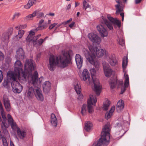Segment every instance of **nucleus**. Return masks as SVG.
I'll use <instances>...</instances> for the list:
<instances>
[{
	"mask_svg": "<svg viewBox=\"0 0 146 146\" xmlns=\"http://www.w3.org/2000/svg\"><path fill=\"white\" fill-rule=\"evenodd\" d=\"M89 39L93 42V44L88 46V49L84 48L83 54L87 60L91 64L94 66L98 69L100 67L99 62L95 59L96 56L98 57L102 56L104 54V50L102 49L98 48L94 45L99 44L101 41L100 37H88Z\"/></svg>",
	"mask_w": 146,
	"mask_h": 146,
	"instance_id": "obj_1",
	"label": "nucleus"
},
{
	"mask_svg": "<svg viewBox=\"0 0 146 146\" xmlns=\"http://www.w3.org/2000/svg\"><path fill=\"white\" fill-rule=\"evenodd\" d=\"M70 63V56L66 52H62V54L58 56L51 55L49 58V69L53 71L58 64H60L63 68L67 66Z\"/></svg>",
	"mask_w": 146,
	"mask_h": 146,
	"instance_id": "obj_2",
	"label": "nucleus"
},
{
	"mask_svg": "<svg viewBox=\"0 0 146 146\" xmlns=\"http://www.w3.org/2000/svg\"><path fill=\"white\" fill-rule=\"evenodd\" d=\"M35 64L34 61L31 60H26L25 64V71H23V65L21 62L17 60L14 65V70L21 73L22 76L25 79L28 78L32 74V71L34 69Z\"/></svg>",
	"mask_w": 146,
	"mask_h": 146,
	"instance_id": "obj_3",
	"label": "nucleus"
},
{
	"mask_svg": "<svg viewBox=\"0 0 146 146\" xmlns=\"http://www.w3.org/2000/svg\"><path fill=\"white\" fill-rule=\"evenodd\" d=\"M82 79L86 82L88 84L92 85L94 84V90L97 96H98L101 93L102 86L100 84L99 80L95 78L93 76L91 78L90 73L86 69H84L82 72Z\"/></svg>",
	"mask_w": 146,
	"mask_h": 146,
	"instance_id": "obj_4",
	"label": "nucleus"
},
{
	"mask_svg": "<svg viewBox=\"0 0 146 146\" xmlns=\"http://www.w3.org/2000/svg\"><path fill=\"white\" fill-rule=\"evenodd\" d=\"M110 125L106 124L103 128L101 137L93 144L92 146H107L109 143Z\"/></svg>",
	"mask_w": 146,
	"mask_h": 146,
	"instance_id": "obj_5",
	"label": "nucleus"
},
{
	"mask_svg": "<svg viewBox=\"0 0 146 146\" xmlns=\"http://www.w3.org/2000/svg\"><path fill=\"white\" fill-rule=\"evenodd\" d=\"M26 92L27 96L29 98H31L34 94L38 100L41 101L44 100V97L42 94L41 91L38 87L34 89L32 86H29L27 89Z\"/></svg>",
	"mask_w": 146,
	"mask_h": 146,
	"instance_id": "obj_6",
	"label": "nucleus"
},
{
	"mask_svg": "<svg viewBox=\"0 0 146 146\" xmlns=\"http://www.w3.org/2000/svg\"><path fill=\"white\" fill-rule=\"evenodd\" d=\"M107 18L108 19H105L103 20L104 23L110 30H113V24L116 25L118 27H120L121 24L120 21L109 16H107Z\"/></svg>",
	"mask_w": 146,
	"mask_h": 146,
	"instance_id": "obj_7",
	"label": "nucleus"
},
{
	"mask_svg": "<svg viewBox=\"0 0 146 146\" xmlns=\"http://www.w3.org/2000/svg\"><path fill=\"white\" fill-rule=\"evenodd\" d=\"M117 4L115 5V7L116 9V13L119 14L122 11L124 7V5L127 2V0H115Z\"/></svg>",
	"mask_w": 146,
	"mask_h": 146,
	"instance_id": "obj_8",
	"label": "nucleus"
},
{
	"mask_svg": "<svg viewBox=\"0 0 146 146\" xmlns=\"http://www.w3.org/2000/svg\"><path fill=\"white\" fill-rule=\"evenodd\" d=\"M97 102L96 97L92 95L89 96V98L87 101V108L89 113H91L93 111L92 105H95Z\"/></svg>",
	"mask_w": 146,
	"mask_h": 146,
	"instance_id": "obj_9",
	"label": "nucleus"
},
{
	"mask_svg": "<svg viewBox=\"0 0 146 146\" xmlns=\"http://www.w3.org/2000/svg\"><path fill=\"white\" fill-rule=\"evenodd\" d=\"M103 66L105 76L107 77H110L113 72L109 64L106 62H103Z\"/></svg>",
	"mask_w": 146,
	"mask_h": 146,
	"instance_id": "obj_10",
	"label": "nucleus"
},
{
	"mask_svg": "<svg viewBox=\"0 0 146 146\" xmlns=\"http://www.w3.org/2000/svg\"><path fill=\"white\" fill-rule=\"evenodd\" d=\"M13 92L15 93H19L22 90L23 87L17 81L13 82L11 83Z\"/></svg>",
	"mask_w": 146,
	"mask_h": 146,
	"instance_id": "obj_11",
	"label": "nucleus"
},
{
	"mask_svg": "<svg viewBox=\"0 0 146 146\" xmlns=\"http://www.w3.org/2000/svg\"><path fill=\"white\" fill-rule=\"evenodd\" d=\"M21 73L18 72H9L7 73V77L8 79L10 80L13 81V82L16 81V80L17 78L19 77Z\"/></svg>",
	"mask_w": 146,
	"mask_h": 146,
	"instance_id": "obj_12",
	"label": "nucleus"
},
{
	"mask_svg": "<svg viewBox=\"0 0 146 146\" xmlns=\"http://www.w3.org/2000/svg\"><path fill=\"white\" fill-rule=\"evenodd\" d=\"M97 30L99 32L101 36H107L108 33L107 30L102 25H100L97 26Z\"/></svg>",
	"mask_w": 146,
	"mask_h": 146,
	"instance_id": "obj_13",
	"label": "nucleus"
},
{
	"mask_svg": "<svg viewBox=\"0 0 146 146\" xmlns=\"http://www.w3.org/2000/svg\"><path fill=\"white\" fill-rule=\"evenodd\" d=\"M107 60L112 66H115L117 64V61L114 55H109L107 58Z\"/></svg>",
	"mask_w": 146,
	"mask_h": 146,
	"instance_id": "obj_14",
	"label": "nucleus"
},
{
	"mask_svg": "<svg viewBox=\"0 0 146 146\" xmlns=\"http://www.w3.org/2000/svg\"><path fill=\"white\" fill-rule=\"evenodd\" d=\"M75 60L78 68L80 69L82 66L83 58L79 54H76L75 56Z\"/></svg>",
	"mask_w": 146,
	"mask_h": 146,
	"instance_id": "obj_15",
	"label": "nucleus"
},
{
	"mask_svg": "<svg viewBox=\"0 0 146 146\" xmlns=\"http://www.w3.org/2000/svg\"><path fill=\"white\" fill-rule=\"evenodd\" d=\"M17 133L18 137L21 139H23L27 135L26 131L25 130L17 128Z\"/></svg>",
	"mask_w": 146,
	"mask_h": 146,
	"instance_id": "obj_16",
	"label": "nucleus"
},
{
	"mask_svg": "<svg viewBox=\"0 0 146 146\" xmlns=\"http://www.w3.org/2000/svg\"><path fill=\"white\" fill-rule=\"evenodd\" d=\"M125 78V83L124 84V86L121 87V94H123L125 90V88L127 87L129 85V78L127 74H124Z\"/></svg>",
	"mask_w": 146,
	"mask_h": 146,
	"instance_id": "obj_17",
	"label": "nucleus"
},
{
	"mask_svg": "<svg viewBox=\"0 0 146 146\" xmlns=\"http://www.w3.org/2000/svg\"><path fill=\"white\" fill-rule=\"evenodd\" d=\"M3 102L4 106L7 111H9L11 109L9 100L5 96L3 97Z\"/></svg>",
	"mask_w": 146,
	"mask_h": 146,
	"instance_id": "obj_18",
	"label": "nucleus"
},
{
	"mask_svg": "<svg viewBox=\"0 0 146 146\" xmlns=\"http://www.w3.org/2000/svg\"><path fill=\"white\" fill-rule=\"evenodd\" d=\"M124 104L123 101L120 100L117 102L116 110L118 112H120L124 108Z\"/></svg>",
	"mask_w": 146,
	"mask_h": 146,
	"instance_id": "obj_19",
	"label": "nucleus"
},
{
	"mask_svg": "<svg viewBox=\"0 0 146 146\" xmlns=\"http://www.w3.org/2000/svg\"><path fill=\"white\" fill-rule=\"evenodd\" d=\"M51 84L49 81L45 82L43 85V90L46 93H48L50 89Z\"/></svg>",
	"mask_w": 146,
	"mask_h": 146,
	"instance_id": "obj_20",
	"label": "nucleus"
},
{
	"mask_svg": "<svg viewBox=\"0 0 146 146\" xmlns=\"http://www.w3.org/2000/svg\"><path fill=\"white\" fill-rule=\"evenodd\" d=\"M50 122L52 125L56 127L57 124V120L55 115L54 113H52L51 116Z\"/></svg>",
	"mask_w": 146,
	"mask_h": 146,
	"instance_id": "obj_21",
	"label": "nucleus"
},
{
	"mask_svg": "<svg viewBox=\"0 0 146 146\" xmlns=\"http://www.w3.org/2000/svg\"><path fill=\"white\" fill-rule=\"evenodd\" d=\"M115 109V106H112L109 112H107L105 115V117L106 119H108L110 118L112 115V113L114 111Z\"/></svg>",
	"mask_w": 146,
	"mask_h": 146,
	"instance_id": "obj_22",
	"label": "nucleus"
},
{
	"mask_svg": "<svg viewBox=\"0 0 146 146\" xmlns=\"http://www.w3.org/2000/svg\"><path fill=\"white\" fill-rule=\"evenodd\" d=\"M32 84L33 85H36L37 83V82L38 81V73L36 71L34 72L32 76Z\"/></svg>",
	"mask_w": 146,
	"mask_h": 146,
	"instance_id": "obj_23",
	"label": "nucleus"
},
{
	"mask_svg": "<svg viewBox=\"0 0 146 146\" xmlns=\"http://www.w3.org/2000/svg\"><path fill=\"white\" fill-rule=\"evenodd\" d=\"M13 29L12 28H9L6 31L4 32L2 34L3 36H10L12 35Z\"/></svg>",
	"mask_w": 146,
	"mask_h": 146,
	"instance_id": "obj_24",
	"label": "nucleus"
},
{
	"mask_svg": "<svg viewBox=\"0 0 146 146\" xmlns=\"http://www.w3.org/2000/svg\"><path fill=\"white\" fill-rule=\"evenodd\" d=\"M17 57L20 59H23L24 58V52L22 48H20L18 49L16 52Z\"/></svg>",
	"mask_w": 146,
	"mask_h": 146,
	"instance_id": "obj_25",
	"label": "nucleus"
},
{
	"mask_svg": "<svg viewBox=\"0 0 146 146\" xmlns=\"http://www.w3.org/2000/svg\"><path fill=\"white\" fill-rule=\"evenodd\" d=\"M36 0H29L27 4L24 6V7L25 9H29L33 4L35 3Z\"/></svg>",
	"mask_w": 146,
	"mask_h": 146,
	"instance_id": "obj_26",
	"label": "nucleus"
},
{
	"mask_svg": "<svg viewBox=\"0 0 146 146\" xmlns=\"http://www.w3.org/2000/svg\"><path fill=\"white\" fill-rule=\"evenodd\" d=\"M3 120L2 121V124L1 125V127L2 129H3V131L4 132H6L7 131V129L6 128L9 125L6 123L5 121L7 119L6 118V117L5 119L3 118Z\"/></svg>",
	"mask_w": 146,
	"mask_h": 146,
	"instance_id": "obj_27",
	"label": "nucleus"
},
{
	"mask_svg": "<svg viewBox=\"0 0 146 146\" xmlns=\"http://www.w3.org/2000/svg\"><path fill=\"white\" fill-rule=\"evenodd\" d=\"M93 125L92 123L90 121H88L85 123V129L87 131H89L91 129Z\"/></svg>",
	"mask_w": 146,
	"mask_h": 146,
	"instance_id": "obj_28",
	"label": "nucleus"
},
{
	"mask_svg": "<svg viewBox=\"0 0 146 146\" xmlns=\"http://www.w3.org/2000/svg\"><path fill=\"white\" fill-rule=\"evenodd\" d=\"M37 12L34 11L32 14H29L28 15L26 16L25 19L27 20H32L34 17H35L36 14Z\"/></svg>",
	"mask_w": 146,
	"mask_h": 146,
	"instance_id": "obj_29",
	"label": "nucleus"
},
{
	"mask_svg": "<svg viewBox=\"0 0 146 146\" xmlns=\"http://www.w3.org/2000/svg\"><path fill=\"white\" fill-rule=\"evenodd\" d=\"M35 37H27L26 38V40L28 42H32L34 44H36V43L37 39L34 38Z\"/></svg>",
	"mask_w": 146,
	"mask_h": 146,
	"instance_id": "obj_30",
	"label": "nucleus"
},
{
	"mask_svg": "<svg viewBox=\"0 0 146 146\" xmlns=\"http://www.w3.org/2000/svg\"><path fill=\"white\" fill-rule=\"evenodd\" d=\"M47 26V23H45L42 25H39V26L35 29V30L37 32L38 31L45 29L46 28Z\"/></svg>",
	"mask_w": 146,
	"mask_h": 146,
	"instance_id": "obj_31",
	"label": "nucleus"
},
{
	"mask_svg": "<svg viewBox=\"0 0 146 146\" xmlns=\"http://www.w3.org/2000/svg\"><path fill=\"white\" fill-rule=\"evenodd\" d=\"M110 102L108 101L106 102L104 104L103 106V109L105 110H107L110 105Z\"/></svg>",
	"mask_w": 146,
	"mask_h": 146,
	"instance_id": "obj_32",
	"label": "nucleus"
},
{
	"mask_svg": "<svg viewBox=\"0 0 146 146\" xmlns=\"http://www.w3.org/2000/svg\"><path fill=\"white\" fill-rule=\"evenodd\" d=\"M74 89L77 94H80L81 91V88L78 84L74 86Z\"/></svg>",
	"mask_w": 146,
	"mask_h": 146,
	"instance_id": "obj_33",
	"label": "nucleus"
},
{
	"mask_svg": "<svg viewBox=\"0 0 146 146\" xmlns=\"http://www.w3.org/2000/svg\"><path fill=\"white\" fill-rule=\"evenodd\" d=\"M127 58H123L122 61V67L123 69L125 68L127 64Z\"/></svg>",
	"mask_w": 146,
	"mask_h": 146,
	"instance_id": "obj_34",
	"label": "nucleus"
},
{
	"mask_svg": "<svg viewBox=\"0 0 146 146\" xmlns=\"http://www.w3.org/2000/svg\"><path fill=\"white\" fill-rule=\"evenodd\" d=\"M96 68V70L94 68H91L90 70L92 75L91 77H92V76H93L95 78H96L94 75L96 74V70H98L99 69H97Z\"/></svg>",
	"mask_w": 146,
	"mask_h": 146,
	"instance_id": "obj_35",
	"label": "nucleus"
},
{
	"mask_svg": "<svg viewBox=\"0 0 146 146\" xmlns=\"http://www.w3.org/2000/svg\"><path fill=\"white\" fill-rule=\"evenodd\" d=\"M86 104H84L82 107L81 113L83 115H85L86 114Z\"/></svg>",
	"mask_w": 146,
	"mask_h": 146,
	"instance_id": "obj_36",
	"label": "nucleus"
},
{
	"mask_svg": "<svg viewBox=\"0 0 146 146\" xmlns=\"http://www.w3.org/2000/svg\"><path fill=\"white\" fill-rule=\"evenodd\" d=\"M83 9L86 10V9L89 8L90 6L87 3L86 1L84 0L83 2Z\"/></svg>",
	"mask_w": 146,
	"mask_h": 146,
	"instance_id": "obj_37",
	"label": "nucleus"
},
{
	"mask_svg": "<svg viewBox=\"0 0 146 146\" xmlns=\"http://www.w3.org/2000/svg\"><path fill=\"white\" fill-rule=\"evenodd\" d=\"M37 31L35 30V29L31 30L28 32L29 34L28 36H32L35 35V33Z\"/></svg>",
	"mask_w": 146,
	"mask_h": 146,
	"instance_id": "obj_38",
	"label": "nucleus"
},
{
	"mask_svg": "<svg viewBox=\"0 0 146 146\" xmlns=\"http://www.w3.org/2000/svg\"><path fill=\"white\" fill-rule=\"evenodd\" d=\"M109 84L110 88L111 89L114 88L116 85V83L114 80H111L110 81Z\"/></svg>",
	"mask_w": 146,
	"mask_h": 146,
	"instance_id": "obj_39",
	"label": "nucleus"
},
{
	"mask_svg": "<svg viewBox=\"0 0 146 146\" xmlns=\"http://www.w3.org/2000/svg\"><path fill=\"white\" fill-rule=\"evenodd\" d=\"M25 33V31L23 30H19L18 34L15 36H23Z\"/></svg>",
	"mask_w": 146,
	"mask_h": 146,
	"instance_id": "obj_40",
	"label": "nucleus"
},
{
	"mask_svg": "<svg viewBox=\"0 0 146 146\" xmlns=\"http://www.w3.org/2000/svg\"><path fill=\"white\" fill-rule=\"evenodd\" d=\"M11 127L13 129L15 130L16 129H17V127L16 123L14 121L10 123Z\"/></svg>",
	"mask_w": 146,
	"mask_h": 146,
	"instance_id": "obj_41",
	"label": "nucleus"
},
{
	"mask_svg": "<svg viewBox=\"0 0 146 146\" xmlns=\"http://www.w3.org/2000/svg\"><path fill=\"white\" fill-rule=\"evenodd\" d=\"M37 12L36 16H37V18H40L42 17H43L44 16V13L42 12H38L37 11H35Z\"/></svg>",
	"mask_w": 146,
	"mask_h": 146,
	"instance_id": "obj_42",
	"label": "nucleus"
},
{
	"mask_svg": "<svg viewBox=\"0 0 146 146\" xmlns=\"http://www.w3.org/2000/svg\"><path fill=\"white\" fill-rule=\"evenodd\" d=\"M115 83L116 84H117L118 86L123 85V82L122 80H117Z\"/></svg>",
	"mask_w": 146,
	"mask_h": 146,
	"instance_id": "obj_43",
	"label": "nucleus"
},
{
	"mask_svg": "<svg viewBox=\"0 0 146 146\" xmlns=\"http://www.w3.org/2000/svg\"><path fill=\"white\" fill-rule=\"evenodd\" d=\"M2 141L3 146H8L7 140L5 138H3Z\"/></svg>",
	"mask_w": 146,
	"mask_h": 146,
	"instance_id": "obj_44",
	"label": "nucleus"
},
{
	"mask_svg": "<svg viewBox=\"0 0 146 146\" xmlns=\"http://www.w3.org/2000/svg\"><path fill=\"white\" fill-rule=\"evenodd\" d=\"M118 42L119 44L122 46L124 45L125 43L124 40L122 38L119 39Z\"/></svg>",
	"mask_w": 146,
	"mask_h": 146,
	"instance_id": "obj_45",
	"label": "nucleus"
},
{
	"mask_svg": "<svg viewBox=\"0 0 146 146\" xmlns=\"http://www.w3.org/2000/svg\"><path fill=\"white\" fill-rule=\"evenodd\" d=\"M88 36H98L96 32L91 33L88 34Z\"/></svg>",
	"mask_w": 146,
	"mask_h": 146,
	"instance_id": "obj_46",
	"label": "nucleus"
},
{
	"mask_svg": "<svg viewBox=\"0 0 146 146\" xmlns=\"http://www.w3.org/2000/svg\"><path fill=\"white\" fill-rule=\"evenodd\" d=\"M57 25V23H54L52 24L49 26L48 29L50 30H51V29H53Z\"/></svg>",
	"mask_w": 146,
	"mask_h": 146,
	"instance_id": "obj_47",
	"label": "nucleus"
},
{
	"mask_svg": "<svg viewBox=\"0 0 146 146\" xmlns=\"http://www.w3.org/2000/svg\"><path fill=\"white\" fill-rule=\"evenodd\" d=\"M20 15L19 13H15L12 18V19L14 20L16 17H18Z\"/></svg>",
	"mask_w": 146,
	"mask_h": 146,
	"instance_id": "obj_48",
	"label": "nucleus"
},
{
	"mask_svg": "<svg viewBox=\"0 0 146 146\" xmlns=\"http://www.w3.org/2000/svg\"><path fill=\"white\" fill-rule=\"evenodd\" d=\"M4 56L3 53L0 51V61L3 60L4 59Z\"/></svg>",
	"mask_w": 146,
	"mask_h": 146,
	"instance_id": "obj_49",
	"label": "nucleus"
},
{
	"mask_svg": "<svg viewBox=\"0 0 146 146\" xmlns=\"http://www.w3.org/2000/svg\"><path fill=\"white\" fill-rule=\"evenodd\" d=\"M76 25V24L74 22H72L71 24H70L69 26L70 27L71 29H73V28L74 27H75Z\"/></svg>",
	"mask_w": 146,
	"mask_h": 146,
	"instance_id": "obj_50",
	"label": "nucleus"
},
{
	"mask_svg": "<svg viewBox=\"0 0 146 146\" xmlns=\"http://www.w3.org/2000/svg\"><path fill=\"white\" fill-rule=\"evenodd\" d=\"M3 78V75L2 71L0 70V83L2 81Z\"/></svg>",
	"mask_w": 146,
	"mask_h": 146,
	"instance_id": "obj_51",
	"label": "nucleus"
},
{
	"mask_svg": "<svg viewBox=\"0 0 146 146\" xmlns=\"http://www.w3.org/2000/svg\"><path fill=\"white\" fill-rule=\"evenodd\" d=\"M20 26L21 29H25L27 28V25L26 24L25 25H20Z\"/></svg>",
	"mask_w": 146,
	"mask_h": 146,
	"instance_id": "obj_52",
	"label": "nucleus"
},
{
	"mask_svg": "<svg viewBox=\"0 0 146 146\" xmlns=\"http://www.w3.org/2000/svg\"><path fill=\"white\" fill-rule=\"evenodd\" d=\"M44 41V40L42 39H40V40H38L37 42L38 44L40 45H41L43 42Z\"/></svg>",
	"mask_w": 146,
	"mask_h": 146,
	"instance_id": "obj_53",
	"label": "nucleus"
},
{
	"mask_svg": "<svg viewBox=\"0 0 146 146\" xmlns=\"http://www.w3.org/2000/svg\"><path fill=\"white\" fill-rule=\"evenodd\" d=\"M8 121L9 123H10L13 122V120L12 117L8 119Z\"/></svg>",
	"mask_w": 146,
	"mask_h": 146,
	"instance_id": "obj_54",
	"label": "nucleus"
},
{
	"mask_svg": "<svg viewBox=\"0 0 146 146\" xmlns=\"http://www.w3.org/2000/svg\"><path fill=\"white\" fill-rule=\"evenodd\" d=\"M120 15L122 17V21H123L124 19V14L123 13H121L120 14Z\"/></svg>",
	"mask_w": 146,
	"mask_h": 146,
	"instance_id": "obj_55",
	"label": "nucleus"
},
{
	"mask_svg": "<svg viewBox=\"0 0 146 146\" xmlns=\"http://www.w3.org/2000/svg\"><path fill=\"white\" fill-rule=\"evenodd\" d=\"M41 56V54L40 53L38 54L36 56V58L37 60L39 59L40 57Z\"/></svg>",
	"mask_w": 146,
	"mask_h": 146,
	"instance_id": "obj_56",
	"label": "nucleus"
},
{
	"mask_svg": "<svg viewBox=\"0 0 146 146\" xmlns=\"http://www.w3.org/2000/svg\"><path fill=\"white\" fill-rule=\"evenodd\" d=\"M72 20V19L71 18H70L68 20L66 21L67 24H68L70 23Z\"/></svg>",
	"mask_w": 146,
	"mask_h": 146,
	"instance_id": "obj_57",
	"label": "nucleus"
},
{
	"mask_svg": "<svg viewBox=\"0 0 146 146\" xmlns=\"http://www.w3.org/2000/svg\"><path fill=\"white\" fill-rule=\"evenodd\" d=\"M44 20L43 19H41L40 20L39 22V25H41L44 22Z\"/></svg>",
	"mask_w": 146,
	"mask_h": 146,
	"instance_id": "obj_58",
	"label": "nucleus"
},
{
	"mask_svg": "<svg viewBox=\"0 0 146 146\" xmlns=\"http://www.w3.org/2000/svg\"><path fill=\"white\" fill-rule=\"evenodd\" d=\"M15 28L17 30H20V29H21V28L20 25H19L18 26H16L15 27Z\"/></svg>",
	"mask_w": 146,
	"mask_h": 146,
	"instance_id": "obj_59",
	"label": "nucleus"
},
{
	"mask_svg": "<svg viewBox=\"0 0 146 146\" xmlns=\"http://www.w3.org/2000/svg\"><path fill=\"white\" fill-rule=\"evenodd\" d=\"M71 7V4H69L68 5V6L67 7L66 9L67 10L69 9Z\"/></svg>",
	"mask_w": 146,
	"mask_h": 146,
	"instance_id": "obj_60",
	"label": "nucleus"
},
{
	"mask_svg": "<svg viewBox=\"0 0 146 146\" xmlns=\"http://www.w3.org/2000/svg\"><path fill=\"white\" fill-rule=\"evenodd\" d=\"M142 0H135V3L136 4H137L140 3Z\"/></svg>",
	"mask_w": 146,
	"mask_h": 146,
	"instance_id": "obj_61",
	"label": "nucleus"
},
{
	"mask_svg": "<svg viewBox=\"0 0 146 146\" xmlns=\"http://www.w3.org/2000/svg\"><path fill=\"white\" fill-rule=\"evenodd\" d=\"M62 24H61V23H60L58 24V25H56V29H57L60 27L62 25Z\"/></svg>",
	"mask_w": 146,
	"mask_h": 146,
	"instance_id": "obj_62",
	"label": "nucleus"
},
{
	"mask_svg": "<svg viewBox=\"0 0 146 146\" xmlns=\"http://www.w3.org/2000/svg\"><path fill=\"white\" fill-rule=\"evenodd\" d=\"M47 15L51 16H54V13H49Z\"/></svg>",
	"mask_w": 146,
	"mask_h": 146,
	"instance_id": "obj_63",
	"label": "nucleus"
},
{
	"mask_svg": "<svg viewBox=\"0 0 146 146\" xmlns=\"http://www.w3.org/2000/svg\"><path fill=\"white\" fill-rule=\"evenodd\" d=\"M61 23L62 25H65L67 24L66 21H64Z\"/></svg>",
	"mask_w": 146,
	"mask_h": 146,
	"instance_id": "obj_64",
	"label": "nucleus"
}]
</instances>
